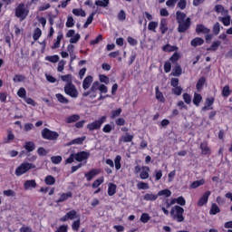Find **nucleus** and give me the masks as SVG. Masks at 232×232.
<instances>
[{"instance_id":"obj_64","label":"nucleus","mask_w":232,"mask_h":232,"mask_svg":"<svg viewBox=\"0 0 232 232\" xmlns=\"http://www.w3.org/2000/svg\"><path fill=\"white\" fill-rule=\"evenodd\" d=\"M164 72L165 73H169V72H171V62L169 61L165 62Z\"/></svg>"},{"instance_id":"obj_34","label":"nucleus","mask_w":232,"mask_h":232,"mask_svg":"<svg viewBox=\"0 0 232 232\" xmlns=\"http://www.w3.org/2000/svg\"><path fill=\"white\" fill-rule=\"evenodd\" d=\"M206 84V77L202 76L198 79L197 84H196V89L198 92H200L202 88H204V85Z\"/></svg>"},{"instance_id":"obj_18","label":"nucleus","mask_w":232,"mask_h":232,"mask_svg":"<svg viewBox=\"0 0 232 232\" xmlns=\"http://www.w3.org/2000/svg\"><path fill=\"white\" fill-rule=\"evenodd\" d=\"M199 148L201 150L202 155H211V149L206 141L200 143Z\"/></svg>"},{"instance_id":"obj_49","label":"nucleus","mask_w":232,"mask_h":232,"mask_svg":"<svg viewBox=\"0 0 232 232\" xmlns=\"http://www.w3.org/2000/svg\"><path fill=\"white\" fill-rule=\"evenodd\" d=\"M65 26L67 28H73V26H75V22H74L73 17L72 15H69L67 17V22L65 24Z\"/></svg>"},{"instance_id":"obj_37","label":"nucleus","mask_w":232,"mask_h":232,"mask_svg":"<svg viewBox=\"0 0 232 232\" xmlns=\"http://www.w3.org/2000/svg\"><path fill=\"white\" fill-rule=\"evenodd\" d=\"M220 213V208H218V205L217 203H212L209 215H218Z\"/></svg>"},{"instance_id":"obj_59","label":"nucleus","mask_w":232,"mask_h":232,"mask_svg":"<svg viewBox=\"0 0 232 232\" xmlns=\"http://www.w3.org/2000/svg\"><path fill=\"white\" fill-rule=\"evenodd\" d=\"M212 32H213L214 35H218V34H220V23L217 22L213 25Z\"/></svg>"},{"instance_id":"obj_25","label":"nucleus","mask_w":232,"mask_h":232,"mask_svg":"<svg viewBox=\"0 0 232 232\" xmlns=\"http://www.w3.org/2000/svg\"><path fill=\"white\" fill-rule=\"evenodd\" d=\"M192 102L194 106H200V103L202 102V95L200 93L195 92Z\"/></svg>"},{"instance_id":"obj_21","label":"nucleus","mask_w":232,"mask_h":232,"mask_svg":"<svg viewBox=\"0 0 232 232\" xmlns=\"http://www.w3.org/2000/svg\"><path fill=\"white\" fill-rule=\"evenodd\" d=\"M160 31L164 35L166 32H168V20L166 18H162L160 23Z\"/></svg>"},{"instance_id":"obj_24","label":"nucleus","mask_w":232,"mask_h":232,"mask_svg":"<svg viewBox=\"0 0 232 232\" xmlns=\"http://www.w3.org/2000/svg\"><path fill=\"white\" fill-rule=\"evenodd\" d=\"M157 198H159V194L147 193L143 196V200H147V202H155Z\"/></svg>"},{"instance_id":"obj_12","label":"nucleus","mask_w":232,"mask_h":232,"mask_svg":"<svg viewBox=\"0 0 232 232\" xmlns=\"http://www.w3.org/2000/svg\"><path fill=\"white\" fill-rule=\"evenodd\" d=\"M213 104H215V98L209 97L205 100V106L202 107V111H208V110H213Z\"/></svg>"},{"instance_id":"obj_20","label":"nucleus","mask_w":232,"mask_h":232,"mask_svg":"<svg viewBox=\"0 0 232 232\" xmlns=\"http://www.w3.org/2000/svg\"><path fill=\"white\" fill-rule=\"evenodd\" d=\"M86 140V136L79 137L66 143V146H73V144L81 145Z\"/></svg>"},{"instance_id":"obj_32","label":"nucleus","mask_w":232,"mask_h":232,"mask_svg":"<svg viewBox=\"0 0 232 232\" xmlns=\"http://www.w3.org/2000/svg\"><path fill=\"white\" fill-rule=\"evenodd\" d=\"M55 97L58 102H61V104H68L70 102V100L64 97V95H63L62 93H56Z\"/></svg>"},{"instance_id":"obj_28","label":"nucleus","mask_w":232,"mask_h":232,"mask_svg":"<svg viewBox=\"0 0 232 232\" xmlns=\"http://www.w3.org/2000/svg\"><path fill=\"white\" fill-rule=\"evenodd\" d=\"M206 184V180L204 179L193 181L190 184V189H197V188H200V186H204Z\"/></svg>"},{"instance_id":"obj_45","label":"nucleus","mask_w":232,"mask_h":232,"mask_svg":"<svg viewBox=\"0 0 232 232\" xmlns=\"http://www.w3.org/2000/svg\"><path fill=\"white\" fill-rule=\"evenodd\" d=\"M14 82H24L26 76L23 74H15L13 78Z\"/></svg>"},{"instance_id":"obj_63","label":"nucleus","mask_w":232,"mask_h":232,"mask_svg":"<svg viewBox=\"0 0 232 232\" xmlns=\"http://www.w3.org/2000/svg\"><path fill=\"white\" fill-rule=\"evenodd\" d=\"M98 90L101 93H106L108 92V87L98 82Z\"/></svg>"},{"instance_id":"obj_41","label":"nucleus","mask_w":232,"mask_h":232,"mask_svg":"<svg viewBox=\"0 0 232 232\" xmlns=\"http://www.w3.org/2000/svg\"><path fill=\"white\" fill-rule=\"evenodd\" d=\"M41 35H43V31H41V28L36 27L33 34L34 41H39Z\"/></svg>"},{"instance_id":"obj_36","label":"nucleus","mask_w":232,"mask_h":232,"mask_svg":"<svg viewBox=\"0 0 232 232\" xmlns=\"http://www.w3.org/2000/svg\"><path fill=\"white\" fill-rule=\"evenodd\" d=\"M159 22L150 21L148 25V30H150V32H153L154 34H156Z\"/></svg>"},{"instance_id":"obj_10","label":"nucleus","mask_w":232,"mask_h":232,"mask_svg":"<svg viewBox=\"0 0 232 232\" xmlns=\"http://www.w3.org/2000/svg\"><path fill=\"white\" fill-rule=\"evenodd\" d=\"M211 196V191L207 190L201 197V198L198 199L197 206L198 208H202L203 206H206L208 203V200H209V197Z\"/></svg>"},{"instance_id":"obj_26","label":"nucleus","mask_w":232,"mask_h":232,"mask_svg":"<svg viewBox=\"0 0 232 232\" xmlns=\"http://www.w3.org/2000/svg\"><path fill=\"white\" fill-rule=\"evenodd\" d=\"M222 42H220V40H217L212 43L210 47L207 48V52H217V50H218V46H220Z\"/></svg>"},{"instance_id":"obj_19","label":"nucleus","mask_w":232,"mask_h":232,"mask_svg":"<svg viewBox=\"0 0 232 232\" xmlns=\"http://www.w3.org/2000/svg\"><path fill=\"white\" fill-rule=\"evenodd\" d=\"M211 30L208 27H206L204 24H199L196 26V34H209Z\"/></svg>"},{"instance_id":"obj_54","label":"nucleus","mask_w":232,"mask_h":232,"mask_svg":"<svg viewBox=\"0 0 232 232\" xmlns=\"http://www.w3.org/2000/svg\"><path fill=\"white\" fill-rule=\"evenodd\" d=\"M45 61H49V63H59V55L54 54L52 56H46Z\"/></svg>"},{"instance_id":"obj_60","label":"nucleus","mask_w":232,"mask_h":232,"mask_svg":"<svg viewBox=\"0 0 232 232\" xmlns=\"http://www.w3.org/2000/svg\"><path fill=\"white\" fill-rule=\"evenodd\" d=\"M223 97H229L231 95V90H229V85H226L222 90Z\"/></svg>"},{"instance_id":"obj_46","label":"nucleus","mask_w":232,"mask_h":232,"mask_svg":"<svg viewBox=\"0 0 232 232\" xmlns=\"http://www.w3.org/2000/svg\"><path fill=\"white\" fill-rule=\"evenodd\" d=\"M170 195L171 190H169V188H165L158 192V197H166V198H169Z\"/></svg>"},{"instance_id":"obj_3","label":"nucleus","mask_w":232,"mask_h":232,"mask_svg":"<svg viewBox=\"0 0 232 232\" xmlns=\"http://www.w3.org/2000/svg\"><path fill=\"white\" fill-rule=\"evenodd\" d=\"M170 217L177 222H184V208L176 205L171 208Z\"/></svg>"},{"instance_id":"obj_9","label":"nucleus","mask_w":232,"mask_h":232,"mask_svg":"<svg viewBox=\"0 0 232 232\" xmlns=\"http://www.w3.org/2000/svg\"><path fill=\"white\" fill-rule=\"evenodd\" d=\"M74 218H79V215H77V210L72 209L62 217L60 222H67V220H74Z\"/></svg>"},{"instance_id":"obj_61","label":"nucleus","mask_w":232,"mask_h":232,"mask_svg":"<svg viewBox=\"0 0 232 232\" xmlns=\"http://www.w3.org/2000/svg\"><path fill=\"white\" fill-rule=\"evenodd\" d=\"M186 6H188V1L179 0L178 2V8H179V10H186Z\"/></svg>"},{"instance_id":"obj_38","label":"nucleus","mask_w":232,"mask_h":232,"mask_svg":"<svg viewBox=\"0 0 232 232\" xmlns=\"http://www.w3.org/2000/svg\"><path fill=\"white\" fill-rule=\"evenodd\" d=\"M94 5L96 6H101L102 8H106L110 5V0H96Z\"/></svg>"},{"instance_id":"obj_35","label":"nucleus","mask_w":232,"mask_h":232,"mask_svg":"<svg viewBox=\"0 0 232 232\" xmlns=\"http://www.w3.org/2000/svg\"><path fill=\"white\" fill-rule=\"evenodd\" d=\"M218 21H220V23H223L224 26H229V24H231V16H219Z\"/></svg>"},{"instance_id":"obj_11","label":"nucleus","mask_w":232,"mask_h":232,"mask_svg":"<svg viewBox=\"0 0 232 232\" xmlns=\"http://www.w3.org/2000/svg\"><path fill=\"white\" fill-rule=\"evenodd\" d=\"M90 158V153L86 151H80L77 153H74V160H77V162H82V160H87V159Z\"/></svg>"},{"instance_id":"obj_40","label":"nucleus","mask_w":232,"mask_h":232,"mask_svg":"<svg viewBox=\"0 0 232 232\" xmlns=\"http://www.w3.org/2000/svg\"><path fill=\"white\" fill-rule=\"evenodd\" d=\"M121 113H122V109L121 108L112 110L111 111V119L113 121V119H117V117H121Z\"/></svg>"},{"instance_id":"obj_15","label":"nucleus","mask_w":232,"mask_h":232,"mask_svg":"<svg viewBox=\"0 0 232 232\" xmlns=\"http://www.w3.org/2000/svg\"><path fill=\"white\" fill-rule=\"evenodd\" d=\"M140 179H141V180H146L147 179H150V167L143 166L141 168V171L140 173Z\"/></svg>"},{"instance_id":"obj_13","label":"nucleus","mask_w":232,"mask_h":232,"mask_svg":"<svg viewBox=\"0 0 232 232\" xmlns=\"http://www.w3.org/2000/svg\"><path fill=\"white\" fill-rule=\"evenodd\" d=\"M72 197H73V193H72V191L62 193L60 194V198L56 200V203L61 204L62 202L68 200V198H72Z\"/></svg>"},{"instance_id":"obj_57","label":"nucleus","mask_w":232,"mask_h":232,"mask_svg":"<svg viewBox=\"0 0 232 232\" xmlns=\"http://www.w3.org/2000/svg\"><path fill=\"white\" fill-rule=\"evenodd\" d=\"M79 227H81V219L78 218L77 220L72 222V229L73 231H79Z\"/></svg>"},{"instance_id":"obj_53","label":"nucleus","mask_w":232,"mask_h":232,"mask_svg":"<svg viewBox=\"0 0 232 232\" xmlns=\"http://www.w3.org/2000/svg\"><path fill=\"white\" fill-rule=\"evenodd\" d=\"M214 10H215V12H217V14H224V13L227 14V10H226L224 8V5H217L215 6Z\"/></svg>"},{"instance_id":"obj_22","label":"nucleus","mask_w":232,"mask_h":232,"mask_svg":"<svg viewBox=\"0 0 232 232\" xmlns=\"http://www.w3.org/2000/svg\"><path fill=\"white\" fill-rule=\"evenodd\" d=\"M30 188H37V182H35V179H29L24 183V189H25V191H28Z\"/></svg>"},{"instance_id":"obj_56","label":"nucleus","mask_w":232,"mask_h":232,"mask_svg":"<svg viewBox=\"0 0 232 232\" xmlns=\"http://www.w3.org/2000/svg\"><path fill=\"white\" fill-rule=\"evenodd\" d=\"M138 189H150V185L144 181H140L137 184Z\"/></svg>"},{"instance_id":"obj_7","label":"nucleus","mask_w":232,"mask_h":232,"mask_svg":"<svg viewBox=\"0 0 232 232\" xmlns=\"http://www.w3.org/2000/svg\"><path fill=\"white\" fill-rule=\"evenodd\" d=\"M97 92H99V81L93 82L89 91L82 93V97H90L95 99L97 97Z\"/></svg>"},{"instance_id":"obj_6","label":"nucleus","mask_w":232,"mask_h":232,"mask_svg":"<svg viewBox=\"0 0 232 232\" xmlns=\"http://www.w3.org/2000/svg\"><path fill=\"white\" fill-rule=\"evenodd\" d=\"M42 137L45 140H57V139H59V132L44 128L42 130Z\"/></svg>"},{"instance_id":"obj_29","label":"nucleus","mask_w":232,"mask_h":232,"mask_svg":"<svg viewBox=\"0 0 232 232\" xmlns=\"http://www.w3.org/2000/svg\"><path fill=\"white\" fill-rule=\"evenodd\" d=\"M109 197H113L117 193V185L115 183H110L107 191Z\"/></svg>"},{"instance_id":"obj_51","label":"nucleus","mask_w":232,"mask_h":232,"mask_svg":"<svg viewBox=\"0 0 232 232\" xmlns=\"http://www.w3.org/2000/svg\"><path fill=\"white\" fill-rule=\"evenodd\" d=\"M103 182H104V178L102 177V178H100V179L94 180V182H93L92 185V188L93 189H97V188H99V186H101V184H102Z\"/></svg>"},{"instance_id":"obj_30","label":"nucleus","mask_w":232,"mask_h":232,"mask_svg":"<svg viewBox=\"0 0 232 232\" xmlns=\"http://www.w3.org/2000/svg\"><path fill=\"white\" fill-rule=\"evenodd\" d=\"M24 148L28 153H32L35 150V143L34 141H26Z\"/></svg>"},{"instance_id":"obj_2","label":"nucleus","mask_w":232,"mask_h":232,"mask_svg":"<svg viewBox=\"0 0 232 232\" xmlns=\"http://www.w3.org/2000/svg\"><path fill=\"white\" fill-rule=\"evenodd\" d=\"M30 14V9L26 7L24 3H20L15 8H14V17H17L20 21H24L28 17Z\"/></svg>"},{"instance_id":"obj_8","label":"nucleus","mask_w":232,"mask_h":232,"mask_svg":"<svg viewBox=\"0 0 232 232\" xmlns=\"http://www.w3.org/2000/svg\"><path fill=\"white\" fill-rule=\"evenodd\" d=\"M104 122H106V116H102L99 120L87 124V130H89V131H95V130L102 128Z\"/></svg>"},{"instance_id":"obj_33","label":"nucleus","mask_w":232,"mask_h":232,"mask_svg":"<svg viewBox=\"0 0 232 232\" xmlns=\"http://www.w3.org/2000/svg\"><path fill=\"white\" fill-rule=\"evenodd\" d=\"M155 92L157 101H159V102H165L166 99L164 98V94H162V92L159 90V86L155 88Z\"/></svg>"},{"instance_id":"obj_27","label":"nucleus","mask_w":232,"mask_h":232,"mask_svg":"<svg viewBox=\"0 0 232 232\" xmlns=\"http://www.w3.org/2000/svg\"><path fill=\"white\" fill-rule=\"evenodd\" d=\"M79 119H81V116H79V114H72L71 116H68L66 119H65V122L67 124H72L73 122H77V121H79Z\"/></svg>"},{"instance_id":"obj_31","label":"nucleus","mask_w":232,"mask_h":232,"mask_svg":"<svg viewBox=\"0 0 232 232\" xmlns=\"http://www.w3.org/2000/svg\"><path fill=\"white\" fill-rule=\"evenodd\" d=\"M177 50H179V47L176 45H170L169 44H167L162 47V51L168 53L177 52Z\"/></svg>"},{"instance_id":"obj_47","label":"nucleus","mask_w":232,"mask_h":232,"mask_svg":"<svg viewBox=\"0 0 232 232\" xmlns=\"http://www.w3.org/2000/svg\"><path fill=\"white\" fill-rule=\"evenodd\" d=\"M140 220L142 222V224H148V222L151 220V217H150V214L148 213H142Z\"/></svg>"},{"instance_id":"obj_44","label":"nucleus","mask_w":232,"mask_h":232,"mask_svg":"<svg viewBox=\"0 0 232 232\" xmlns=\"http://www.w3.org/2000/svg\"><path fill=\"white\" fill-rule=\"evenodd\" d=\"M73 15H76L77 17H86V12L82 9H72Z\"/></svg>"},{"instance_id":"obj_50","label":"nucleus","mask_w":232,"mask_h":232,"mask_svg":"<svg viewBox=\"0 0 232 232\" xmlns=\"http://www.w3.org/2000/svg\"><path fill=\"white\" fill-rule=\"evenodd\" d=\"M62 81L63 82H67V84H73V82L72 80V74H65L61 76Z\"/></svg>"},{"instance_id":"obj_4","label":"nucleus","mask_w":232,"mask_h":232,"mask_svg":"<svg viewBox=\"0 0 232 232\" xmlns=\"http://www.w3.org/2000/svg\"><path fill=\"white\" fill-rule=\"evenodd\" d=\"M30 169H35V164L24 162L18 168H16L14 174L16 177H21V175L28 173Z\"/></svg>"},{"instance_id":"obj_17","label":"nucleus","mask_w":232,"mask_h":232,"mask_svg":"<svg viewBox=\"0 0 232 232\" xmlns=\"http://www.w3.org/2000/svg\"><path fill=\"white\" fill-rule=\"evenodd\" d=\"M92 82H93V76H86L82 82L83 90H89L90 86H92Z\"/></svg>"},{"instance_id":"obj_39","label":"nucleus","mask_w":232,"mask_h":232,"mask_svg":"<svg viewBox=\"0 0 232 232\" xmlns=\"http://www.w3.org/2000/svg\"><path fill=\"white\" fill-rule=\"evenodd\" d=\"M14 139L15 135H14V132H12V130H8L7 137L4 139V144H10Z\"/></svg>"},{"instance_id":"obj_42","label":"nucleus","mask_w":232,"mask_h":232,"mask_svg":"<svg viewBox=\"0 0 232 232\" xmlns=\"http://www.w3.org/2000/svg\"><path fill=\"white\" fill-rule=\"evenodd\" d=\"M46 186H53L55 184V178L52 175H48L44 179Z\"/></svg>"},{"instance_id":"obj_23","label":"nucleus","mask_w":232,"mask_h":232,"mask_svg":"<svg viewBox=\"0 0 232 232\" xmlns=\"http://www.w3.org/2000/svg\"><path fill=\"white\" fill-rule=\"evenodd\" d=\"M204 44V40L201 37H196L190 41V45L193 48H197V46H202Z\"/></svg>"},{"instance_id":"obj_5","label":"nucleus","mask_w":232,"mask_h":232,"mask_svg":"<svg viewBox=\"0 0 232 232\" xmlns=\"http://www.w3.org/2000/svg\"><path fill=\"white\" fill-rule=\"evenodd\" d=\"M64 93L72 99H77L79 97V91H77V87L73 83H66L64 85Z\"/></svg>"},{"instance_id":"obj_1","label":"nucleus","mask_w":232,"mask_h":232,"mask_svg":"<svg viewBox=\"0 0 232 232\" xmlns=\"http://www.w3.org/2000/svg\"><path fill=\"white\" fill-rule=\"evenodd\" d=\"M186 17V13L182 11L176 12V21L178 23L179 34H186V32L191 28V18Z\"/></svg>"},{"instance_id":"obj_14","label":"nucleus","mask_w":232,"mask_h":232,"mask_svg":"<svg viewBox=\"0 0 232 232\" xmlns=\"http://www.w3.org/2000/svg\"><path fill=\"white\" fill-rule=\"evenodd\" d=\"M101 173V169H92L89 172L85 173V179L90 182V180L93 179V177H96V175H99Z\"/></svg>"},{"instance_id":"obj_52","label":"nucleus","mask_w":232,"mask_h":232,"mask_svg":"<svg viewBox=\"0 0 232 232\" xmlns=\"http://www.w3.org/2000/svg\"><path fill=\"white\" fill-rule=\"evenodd\" d=\"M120 140L122 141V142H131V140H133V135L126 133L124 136H122L120 139Z\"/></svg>"},{"instance_id":"obj_48","label":"nucleus","mask_w":232,"mask_h":232,"mask_svg":"<svg viewBox=\"0 0 232 232\" xmlns=\"http://www.w3.org/2000/svg\"><path fill=\"white\" fill-rule=\"evenodd\" d=\"M121 160H122V157H121V155H117L114 159V166L117 171H119V169H121Z\"/></svg>"},{"instance_id":"obj_16","label":"nucleus","mask_w":232,"mask_h":232,"mask_svg":"<svg viewBox=\"0 0 232 232\" xmlns=\"http://www.w3.org/2000/svg\"><path fill=\"white\" fill-rule=\"evenodd\" d=\"M173 77H180L182 75V66L179 63H176L170 73Z\"/></svg>"},{"instance_id":"obj_55","label":"nucleus","mask_w":232,"mask_h":232,"mask_svg":"<svg viewBox=\"0 0 232 232\" xmlns=\"http://www.w3.org/2000/svg\"><path fill=\"white\" fill-rule=\"evenodd\" d=\"M17 95L18 97H20V99H25L26 98V89H24V87H21L18 91H17Z\"/></svg>"},{"instance_id":"obj_58","label":"nucleus","mask_w":232,"mask_h":232,"mask_svg":"<svg viewBox=\"0 0 232 232\" xmlns=\"http://www.w3.org/2000/svg\"><path fill=\"white\" fill-rule=\"evenodd\" d=\"M100 82H104V84H110V78L105 74L99 75Z\"/></svg>"},{"instance_id":"obj_43","label":"nucleus","mask_w":232,"mask_h":232,"mask_svg":"<svg viewBox=\"0 0 232 232\" xmlns=\"http://www.w3.org/2000/svg\"><path fill=\"white\" fill-rule=\"evenodd\" d=\"M179 59H180V53H174L171 57L169 59V63H172V64H178Z\"/></svg>"},{"instance_id":"obj_62","label":"nucleus","mask_w":232,"mask_h":232,"mask_svg":"<svg viewBox=\"0 0 232 232\" xmlns=\"http://www.w3.org/2000/svg\"><path fill=\"white\" fill-rule=\"evenodd\" d=\"M183 100L186 104H191V94H189L188 92H184Z\"/></svg>"}]
</instances>
